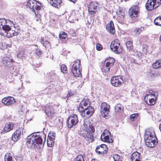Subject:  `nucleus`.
<instances>
[{
	"mask_svg": "<svg viewBox=\"0 0 161 161\" xmlns=\"http://www.w3.org/2000/svg\"><path fill=\"white\" fill-rule=\"evenodd\" d=\"M45 139L44 142L41 136L37 135L36 133L31 134L27 138L26 144L28 147L33 148H41L43 147L45 142L46 135L43 132L41 133Z\"/></svg>",
	"mask_w": 161,
	"mask_h": 161,
	"instance_id": "f257e3e1",
	"label": "nucleus"
},
{
	"mask_svg": "<svg viewBox=\"0 0 161 161\" xmlns=\"http://www.w3.org/2000/svg\"><path fill=\"white\" fill-rule=\"evenodd\" d=\"M144 139L146 144L148 147H153L158 143L157 138L153 130L148 129L146 131Z\"/></svg>",
	"mask_w": 161,
	"mask_h": 161,
	"instance_id": "f03ea898",
	"label": "nucleus"
},
{
	"mask_svg": "<svg viewBox=\"0 0 161 161\" xmlns=\"http://www.w3.org/2000/svg\"><path fill=\"white\" fill-rule=\"evenodd\" d=\"M85 126V130L87 133L84 135V138L89 142H92L94 140V138L92 133L94 132L95 130L94 127L92 124L88 123L84 124Z\"/></svg>",
	"mask_w": 161,
	"mask_h": 161,
	"instance_id": "7ed1b4c3",
	"label": "nucleus"
},
{
	"mask_svg": "<svg viewBox=\"0 0 161 161\" xmlns=\"http://www.w3.org/2000/svg\"><path fill=\"white\" fill-rule=\"evenodd\" d=\"M9 24H12V21L10 19H6L4 18L0 19V34L4 35L5 32L10 29Z\"/></svg>",
	"mask_w": 161,
	"mask_h": 161,
	"instance_id": "20e7f679",
	"label": "nucleus"
},
{
	"mask_svg": "<svg viewBox=\"0 0 161 161\" xmlns=\"http://www.w3.org/2000/svg\"><path fill=\"white\" fill-rule=\"evenodd\" d=\"M161 4V0H148L145 7L147 11H151L159 7Z\"/></svg>",
	"mask_w": 161,
	"mask_h": 161,
	"instance_id": "39448f33",
	"label": "nucleus"
},
{
	"mask_svg": "<svg viewBox=\"0 0 161 161\" xmlns=\"http://www.w3.org/2000/svg\"><path fill=\"white\" fill-rule=\"evenodd\" d=\"M81 70L80 60L77 59L75 62L72 66V72L74 76L78 77L81 75Z\"/></svg>",
	"mask_w": 161,
	"mask_h": 161,
	"instance_id": "423d86ee",
	"label": "nucleus"
},
{
	"mask_svg": "<svg viewBox=\"0 0 161 161\" xmlns=\"http://www.w3.org/2000/svg\"><path fill=\"white\" fill-rule=\"evenodd\" d=\"M91 102L88 100H82L80 103L78 110L81 116H85V109H86L91 106Z\"/></svg>",
	"mask_w": 161,
	"mask_h": 161,
	"instance_id": "0eeeda50",
	"label": "nucleus"
},
{
	"mask_svg": "<svg viewBox=\"0 0 161 161\" xmlns=\"http://www.w3.org/2000/svg\"><path fill=\"white\" fill-rule=\"evenodd\" d=\"M26 6L27 8L29 7L34 12L36 15L38 14V12L37 11L36 12L35 10L38 11L41 9V6L37 5L36 1L35 0H29L27 2Z\"/></svg>",
	"mask_w": 161,
	"mask_h": 161,
	"instance_id": "6e6552de",
	"label": "nucleus"
},
{
	"mask_svg": "<svg viewBox=\"0 0 161 161\" xmlns=\"http://www.w3.org/2000/svg\"><path fill=\"white\" fill-rule=\"evenodd\" d=\"M78 122L77 116L76 114H72L69 117L66 123L68 127L70 128L77 124Z\"/></svg>",
	"mask_w": 161,
	"mask_h": 161,
	"instance_id": "1a4fd4ad",
	"label": "nucleus"
},
{
	"mask_svg": "<svg viewBox=\"0 0 161 161\" xmlns=\"http://www.w3.org/2000/svg\"><path fill=\"white\" fill-rule=\"evenodd\" d=\"M111 84L115 87L120 86L124 82L123 77L119 76H114L110 80Z\"/></svg>",
	"mask_w": 161,
	"mask_h": 161,
	"instance_id": "9d476101",
	"label": "nucleus"
},
{
	"mask_svg": "<svg viewBox=\"0 0 161 161\" xmlns=\"http://www.w3.org/2000/svg\"><path fill=\"white\" fill-rule=\"evenodd\" d=\"M111 133L108 130L105 129L101 136V139L103 141L108 143H111L113 142L112 139L110 138Z\"/></svg>",
	"mask_w": 161,
	"mask_h": 161,
	"instance_id": "9b49d317",
	"label": "nucleus"
},
{
	"mask_svg": "<svg viewBox=\"0 0 161 161\" xmlns=\"http://www.w3.org/2000/svg\"><path fill=\"white\" fill-rule=\"evenodd\" d=\"M110 106L106 103H103L100 106V111L103 117H106L108 115L109 112Z\"/></svg>",
	"mask_w": 161,
	"mask_h": 161,
	"instance_id": "f8f14e48",
	"label": "nucleus"
},
{
	"mask_svg": "<svg viewBox=\"0 0 161 161\" xmlns=\"http://www.w3.org/2000/svg\"><path fill=\"white\" fill-rule=\"evenodd\" d=\"M139 8L138 5H135L131 7L129 10V16L132 19H135L137 17L139 12Z\"/></svg>",
	"mask_w": 161,
	"mask_h": 161,
	"instance_id": "ddd939ff",
	"label": "nucleus"
},
{
	"mask_svg": "<svg viewBox=\"0 0 161 161\" xmlns=\"http://www.w3.org/2000/svg\"><path fill=\"white\" fill-rule=\"evenodd\" d=\"M13 59L6 56H4L2 57L1 61L2 64L3 66L6 67H10L13 64Z\"/></svg>",
	"mask_w": 161,
	"mask_h": 161,
	"instance_id": "4468645a",
	"label": "nucleus"
},
{
	"mask_svg": "<svg viewBox=\"0 0 161 161\" xmlns=\"http://www.w3.org/2000/svg\"><path fill=\"white\" fill-rule=\"evenodd\" d=\"M98 5V4L96 2L93 1L90 3L88 5V9L90 14H96Z\"/></svg>",
	"mask_w": 161,
	"mask_h": 161,
	"instance_id": "2eb2a0df",
	"label": "nucleus"
},
{
	"mask_svg": "<svg viewBox=\"0 0 161 161\" xmlns=\"http://www.w3.org/2000/svg\"><path fill=\"white\" fill-rule=\"evenodd\" d=\"M15 101L13 97H7L3 98L2 100L3 103L6 105H10L15 103Z\"/></svg>",
	"mask_w": 161,
	"mask_h": 161,
	"instance_id": "dca6fc26",
	"label": "nucleus"
},
{
	"mask_svg": "<svg viewBox=\"0 0 161 161\" xmlns=\"http://www.w3.org/2000/svg\"><path fill=\"white\" fill-rule=\"evenodd\" d=\"M107 147L104 144L101 145L97 147L96 149V152L99 154H103L107 153Z\"/></svg>",
	"mask_w": 161,
	"mask_h": 161,
	"instance_id": "f3484780",
	"label": "nucleus"
},
{
	"mask_svg": "<svg viewBox=\"0 0 161 161\" xmlns=\"http://www.w3.org/2000/svg\"><path fill=\"white\" fill-rule=\"evenodd\" d=\"M23 130L21 129L17 130L12 135V139L14 142L17 141L21 137L22 133H23Z\"/></svg>",
	"mask_w": 161,
	"mask_h": 161,
	"instance_id": "a211bd4d",
	"label": "nucleus"
},
{
	"mask_svg": "<svg viewBox=\"0 0 161 161\" xmlns=\"http://www.w3.org/2000/svg\"><path fill=\"white\" fill-rule=\"evenodd\" d=\"M19 32V31L11 30L10 27V29L8 30L7 32H5V33L4 34L3 36L8 37H12L14 36H17Z\"/></svg>",
	"mask_w": 161,
	"mask_h": 161,
	"instance_id": "6ab92c4d",
	"label": "nucleus"
},
{
	"mask_svg": "<svg viewBox=\"0 0 161 161\" xmlns=\"http://www.w3.org/2000/svg\"><path fill=\"white\" fill-rule=\"evenodd\" d=\"M94 108L91 106L86 109H85V116H82L83 117L88 118L91 116L94 113Z\"/></svg>",
	"mask_w": 161,
	"mask_h": 161,
	"instance_id": "aec40b11",
	"label": "nucleus"
},
{
	"mask_svg": "<svg viewBox=\"0 0 161 161\" xmlns=\"http://www.w3.org/2000/svg\"><path fill=\"white\" fill-rule=\"evenodd\" d=\"M110 49L114 53L119 54L122 51V48L121 46H116L112 45H110Z\"/></svg>",
	"mask_w": 161,
	"mask_h": 161,
	"instance_id": "412c9836",
	"label": "nucleus"
},
{
	"mask_svg": "<svg viewBox=\"0 0 161 161\" xmlns=\"http://www.w3.org/2000/svg\"><path fill=\"white\" fill-rule=\"evenodd\" d=\"M45 112L48 116L52 117L54 113L53 107L51 106H47L45 107Z\"/></svg>",
	"mask_w": 161,
	"mask_h": 161,
	"instance_id": "4be33fe9",
	"label": "nucleus"
},
{
	"mask_svg": "<svg viewBox=\"0 0 161 161\" xmlns=\"http://www.w3.org/2000/svg\"><path fill=\"white\" fill-rule=\"evenodd\" d=\"M107 31L112 34H114L115 32V29L113 22L111 21L106 25Z\"/></svg>",
	"mask_w": 161,
	"mask_h": 161,
	"instance_id": "5701e85b",
	"label": "nucleus"
},
{
	"mask_svg": "<svg viewBox=\"0 0 161 161\" xmlns=\"http://www.w3.org/2000/svg\"><path fill=\"white\" fill-rule=\"evenodd\" d=\"M130 159L133 161H140L141 154L137 152H134L130 156Z\"/></svg>",
	"mask_w": 161,
	"mask_h": 161,
	"instance_id": "b1692460",
	"label": "nucleus"
},
{
	"mask_svg": "<svg viewBox=\"0 0 161 161\" xmlns=\"http://www.w3.org/2000/svg\"><path fill=\"white\" fill-rule=\"evenodd\" d=\"M50 3L52 6L57 8H60L63 4L61 0H51Z\"/></svg>",
	"mask_w": 161,
	"mask_h": 161,
	"instance_id": "393cba45",
	"label": "nucleus"
},
{
	"mask_svg": "<svg viewBox=\"0 0 161 161\" xmlns=\"http://www.w3.org/2000/svg\"><path fill=\"white\" fill-rule=\"evenodd\" d=\"M14 125V124L11 122L6 123L2 131L5 133L10 131L13 129Z\"/></svg>",
	"mask_w": 161,
	"mask_h": 161,
	"instance_id": "a878e982",
	"label": "nucleus"
},
{
	"mask_svg": "<svg viewBox=\"0 0 161 161\" xmlns=\"http://www.w3.org/2000/svg\"><path fill=\"white\" fill-rule=\"evenodd\" d=\"M48 76L53 80H57L58 79V77L56 74L54 70H51L48 73Z\"/></svg>",
	"mask_w": 161,
	"mask_h": 161,
	"instance_id": "bb28decb",
	"label": "nucleus"
},
{
	"mask_svg": "<svg viewBox=\"0 0 161 161\" xmlns=\"http://www.w3.org/2000/svg\"><path fill=\"white\" fill-rule=\"evenodd\" d=\"M118 19L121 21H123L125 17V12L123 10H119L117 13Z\"/></svg>",
	"mask_w": 161,
	"mask_h": 161,
	"instance_id": "cd10ccee",
	"label": "nucleus"
},
{
	"mask_svg": "<svg viewBox=\"0 0 161 161\" xmlns=\"http://www.w3.org/2000/svg\"><path fill=\"white\" fill-rule=\"evenodd\" d=\"M102 71L103 72H104L106 74L109 71L110 68L111 67L109 66L106 62L102 66Z\"/></svg>",
	"mask_w": 161,
	"mask_h": 161,
	"instance_id": "c85d7f7f",
	"label": "nucleus"
},
{
	"mask_svg": "<svg viewBox=\"0 0 161 161\" xmlns=\"http://www.w3.org/2000/svg\"><path fill=\"white\" fill-rule=\"evenodd\" d=\"M55 139L54 138H52L51 137H49V136H48L47 140V145L49 147H53Z\"/></svg>",
	"mask_w": 161,
	"mask_h": 161,
	"instance_id": "c756f323",
	"label": "nucleus"
},
{
	"mask_svg": "<svg viewBox=\"0 0 161 161\" xmlns=\"http://www.w3.org/2000/svg\"><path fill=\"white\" fill-rule=\"evenodd\" d=\"M41 42L45 48H49L50 47V44L47 40L44 39V37H41Z\"/></svg>",
	"mask_w": 161,
	"mask_h": 161,
	"instance_id": "7c9ffc66",
	"label": "nucleus"
},
{
	"mask_svg": "<svg viewBox=\"0 0 161 161\" xmlns=\"http://www.w3.org/2000/svg\"><path fill=\"white\" fill-rule=\"evenodd\" d=\"M152 66L154 69L161 68V60L156 61L153 63Z\"/></svg>",
	"mask_w": 161,
	"mask_h": 161,
	"instance_id": "2f4dec72",
	"label": "nucleus"
},
{
	"mask_svg": "<svg viewBox=\"0 0 161 161\" xmlns=\"http://www.w3.org/2000/svg\"><path fill=\"white\" fill-rule=\"evenodd\" d=\"M114 109L115 112H121L123 111L124 107L121 104H117L115 105Z\"/></svg>",
	"mask_w": 161,
	"mask_h": 161,
	"instance_id": "473e14b6",
	"label": "nucleus"
},
{
	"mask_svg": "<svg viewBox=\"0 0 161 161\" xmlns=\"http://www.w3.org/2000/svg\"><path fill=\"white\" fill-rule=\"evenodd\" d=\"M9 26L11 28V30H15V31H20V29L19 28L17 25L15 23L14 24L12 21V24H9Z\"/></svg>",
	"mask_w": 161,
	"mask_h": 161,
	"instance_id": "72a5a7b5",
	"label": "nucleus"
},
{
	"mask_svg": "<svg viewBox=\"0 0 161 161\" xmlns=\"http://www.w3.org/2000/svg\"><path fill=\"white\" fill-rule=\"evenodd\" d=\"M9 68V70L10 71V72L12 74L15 75H17L18 73V71L17 69H16V67L12 65Z\"/></svg>",
	"mask_w": 161,
	"mask_h": 161,
	"instance_id": "f704fd0d",
	"label": "nucleus"
},
{
	"mask_svg": "<svg viewBox=\"0 0 161 161\" xmlns=\"http://www.w3.org/2000/svg\"><path fill=\"white\" fill-rule=\"evenodd\" d=\"M115 62V60L114 58H109L105 61V62L111 67L113 66Z\"/></svg>",
	"mask_w": 161,
	"mask_h": 161,
	"instance_id": "c9c22d12",
	"label": "nucleus"
},
{
	"mask_svg": "<svg viewBox=\"0 0 161 161\" xmlns=\"http://www.w3.org/2000/svg\"><path fill=\"white\" fill-rule=\"evenodd\" d=\"M154 22L156 25L161 26V16L157 17L154 20Z\"/></svg>",
	"mask_w": 161,
	"mask_h": 161,
	"instance_id": "e433bc0d",
	"label": "nucleus"
},
{
	"mask_svg": "<svg viewBox=\"0 0 161 161\" xmlns=\"http://www.w3.org/2000/svg\"><path fill=\"white\" fill-rule=\"evenodd\" d=\"M36 47L34 48V53L36 54L37 55L39 56L41 55L42 53V52L40 50V49H39L37 45H35Z\"/></svg>",
	"mask_w": 161,
	"mask_h": 161,
	"instance_id": "4c0bfd02",
	"label": "nucleus"
},
{
	"mask_svg": "<svg viewBox=\"0 0 161 161\" xmlns=\"http://www.w3.org/2000/svg\"><path fill=\"white\" fill-rule=\"evenodd\" d=\"M157 97H154L149 98L148 103H147V104L150 105H152L155 104L156 101Z\"/></svg>",
	"mask_w": 161,
	"mask_h": 161,
	"instance_id": "58836bf2",
	"label": "nucleus"
},
{
	"mask_svg": "<svg viewBox=\"0 0 161 161\" xmlns=\"http://www.w3.org/2000/svg\"><path fill=\"white\" fill-rule=\"evenodd\" d=\"M149 94H147L146 95L147 96H150L151 97L153 96L154 97H157L156 96H158V93L157 92L153 91L152 90H150L149 91Z\"/></svg>",
	"mask_w": 161,
	"mask_h": 161,
	"instance_id": "ea45409f",
	"label": "nucleus"
},
{
	"mask_svg": "<svg viewBox=\"0 0 161 161\" xmlns=\"http://www.w3.org/2000/svg\"><path fill=\"white\" fill-rule=\"evenodd\" d=\"M67 36V33L64 31L61 32L59 35V37L60 39L62 40H64L66 38Z\"/></svg>",
	"mask_w": 161,
	"mask_h": 161,
	"instance_id": "a19ab883",
	"label": "nucleus"
},
{
	"mask_svg": "<svg viewBox=\"0 0 161 161\" xmlns=\"http://www.w3.org/2000/svg\"><path fill=\"white\" fill-rule=\"evenodd\" d=\"M126 45L129 51H130L133 49V46L132 42L130 41L127 42L126 43Z\"/></svg>",
	"mask_w": 161,
	"mask_h": 161,
	"instance_id": "79ce46f5",
	"label": "nucleus"
},
{
	"mask_svg": "<svg viewBox=\"0 0 161 161\" xmlns=\"http://www.w3.org/2000/svg\"><path fill=\"white\" fill-rule=\"evenodd\" d=\"M12 155L10 153H6L4 156L5 161H11L12 160Z\"/></svg>",
	"mask_w": 161,
	"mask_h": 161,
	"instance_id": "37998d69",
	"label": "nucleus"
},
{
	"mask_svg": "<svg viewBox=\"0 0 161 161\" xmlns=\"http://www.w3.org/2000/svg\"><path fill=\"white\" fill-rule=\"evenodd\" d=\"M113 158L114 161H122V157L117 154L114 155Z\"/></svg>",
	"mask_w": 161,
	"mask_h": 161,
	"instance_id": "c03bdc74",
	"label": "nucleus"
},
{
	"mask_svg": "<svg viewBox=\"0 0 161 161\" xmlns=\"http://www.w3.org/2000/svg\"><path fill=\"white\" fill-rule=\"evenodd\" d=\"M110 45L116 46H121L120 42L118 39H115L112 41Z\"/></svg>",
	"mask_w": 161,
	"mask_h": 161,
	"instance_id": "a18cd8bd",
	"label": "nucleus"
},
{
	"mask_svg": "<svg viewBox=\"0 0 161 161\" xmlns=\"http://www.w3.org/2000/svg\"><path fill=\"white\" fill-rule=\"evenodd\" d=\"M61 71L64 74L67 73V69L66 66L65 64L61 65L60 67Z\"/></svg>",
	"mask_w": 161,
	"mask_h": 161,
	"instance_id": "49530a36",
	"label": "nucleus"
},
{
	"mask_svg": "<svg viewBox=\"0 0 161 161\" xmlns=\"http://www.w3.org/2000/svg\"><path fill=\"white\" fill-rule=\"evenodd\" d=\"M25 52L23 51H20L17 54V57L19 58H21L23 57H25Z\"/></svg>",
	"mask_w": 161,
	"mask_h": 161,
	"instance_id": "de8ad7c7",
	"label": "nucleus"
},
{
	"mask_svg": "<svg viewBox=\"0 0 161 161\" xmlns=\"http://www.w3.org/2000/svg\"><path fill=\"white\" fill-rule=\"evenodd\" d=\"M75 161H84V160L82 156L79 155L76 157Z\"/></svg>",
	"mask_w": 161,
	"mask_h": 161,
	"instance_id": "09e8293b",
	"label": "nucleus"
},
{
	"mask_svg": "<svg viewBox=\"0 0 161 161\" xmlns=\"http://www.w3.org/2000/svg\"><path fill=\"white\" fill-rule=\"evenodd\" d=\"M142 30H141L139 28H137L134 30V32L136 35H139Z\"/></svg>",
	"mask_w": 161,
	"mask_h": 161,
	"instance_id": "8fccbe9b",
	"label": "nucleus"
},
{
	"mask_svg": "<svg viewBox=\"0 0 161 161\" xmlns=\"http://www.w3.org/2000/svg\"><path fill=\"white\" fill-rule=\"evenodd\" d=\"M138 116L137 114H131L130 116V119L132 121L135 120Z\"/></svg>",
	"mask_w": 161,
	"mask_h": 161,
	"instance_id": "3c124183",
	"label": "nucleus"
},
{
	"mask_svg": "<svg viewBox=\"0 0 161 161\" xmlns=\"http://www.w3.org/2000/svg\"><path fill=\"white\" fill-rule=\"evenodd\" d=\"M96 49L98 51L101 50L103 49V46L99 43H97L96 45Z\"/></svg>",
	"mask_w": 161,
	"mask_h": 161,
	"instance_id": "603ef678",
	"label": "nucleus"
},
{
	"mask_svg": "<svg viewBox=\"0 0 161 161\" xmlns=\"http://www.w3.org/2000/svg\"><path fill=\"white\" fill-rule=\"evenodd\" d=\"M48 136H49V137H51L52 138H54V139L55 140L56 134H55V133H53V132H50L49 133V134H48Z\"/></svg>",
	"mask_w": 161,
	"mask_h": 161,
	"instance_id": "864d4df0",
	"label": "nucleus"
},
{
	"mask_svg": "<svg viewBox=\"0 0 161 161\" xmlns=\"http://www.w3.org/2000/svg\"><path fill=\"white\" fill-rule=\"evenodd\" d=\"M74 94L71 92V91H69L66 97L68 99L69 98V97H71V96L73 95Z\"/></svg>",
	"mask_w": 161,
	"mask_h": 161,
	"instance_id": "5fc2aeb1",
	"label": "nucleus"
},
{
	"mask_svg": "<svg viewBox=\"0 0 161 161\" xmlns=\"http://www.w3.org/2000/svg\"><path fill=\"white\" fill-rule=\"evenodd\" d=\"M149 75L152 78H153L155 76L154 75L153 73H150Z\"/></svg>",
	"mask_w": 161,
	"mask_h": 161,
	"instance_id": "6e6d98bb",
	"label": "nucleus"
},
{
	"mask_svg": "<svg viewBox=\"0 0 161 161\" xmlns=\"http://www.w3.org/2000/svg\"><path fill=\"white\" fill-rule=\"evenodd\" d=\"M143 53H140V54H138V55L139 57H141L143 55Z\"/></svg>",
	"mask_w": 161,
	"mask_h": 161,
	"instance_id": "4d7b16f0",
	"label": "nucleus"
},
{
	"mask_svg": "<svg viewBox=\"0 0 161 161\" xmlns=\"http://www.w3.org/2000/svg\"><path fill=\"white\" fill-rule=\"evenodd\" d=\"M159 129L161 132V123L159 125Z\"/></svg>",
	"mask_w": 161,
	"mask_h": 161,
	"instance_id": "13d9d810",
	"label": "nucleus"
},
{
	"mask_svg": "<svg viewBox=\"0 0 161 161\" xmlns=\"http://www.w3.org/2000/svg\"><path fill=\"white\" fill-rule=\"evenodd\" d=\"M159 39H160V41L161 42V35L160 36Z\"/></svg>",
	"mask_w": 161,
	"mask_h": 161,
	"instance_id": "bf43d9fd",
	"label": "nucleus"
},
{
	"mask_svg": "<svg viewBox=\"0 0 161 161\" xmlns=\"http://www.w3.org/2000/svg\"><path fill=\"white\" fill-rule=\"evenodd\" d=\"M38 3L39 4H40V2H38Z\"/></svg>",
	"mask_w": 161,
	"mask_h": 161,
	"instance_id": "052dcab7",
	"label": "nucleus"
},
{
	"mask_svg": "<svg viewBox=\"0 0 161 161\" xmlns=\"http://www.w3.org/2000/svg\"><path fill=\"white\" fill-rule=\"evenodd\" d=\"M124 1H127V0H124Z\"/></svg>",
	"mask_w": 161,
	"mask_h": 161,
	"instance_id": "680f3d73",
	"label": "nucleus"
}]
</instances>
